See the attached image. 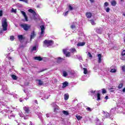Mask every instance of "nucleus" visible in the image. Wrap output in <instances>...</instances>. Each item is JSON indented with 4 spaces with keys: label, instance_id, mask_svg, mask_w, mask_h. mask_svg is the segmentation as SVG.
Wrapping results in <instances>:
<instances>
[{
    "label": "nucleus",
    "instance_id": "nucleus-1",
    "mask_svg": "<svg viewBox=\"0 0 125 125\" xmlns=\"http://www.w3.org/2000/svg\"><path fill=\"white\" fill-rule=\"evenodd\" d=\"M20 27L22 28L24 31H29L30 29L31 28V25L28 24H20Z\"/></svg>",
    "mask_w": 125,
    "mask_h": 125
},
{
    "label": "nucleus",
    "instance_id": "nucleus-2",
    "mask_svg": "<svg viewBox=\"0 0 125 125\" xmlns=\"http://www.w3.org/2000/svg\"><path fill=\"white\" fill-rule=\"evenodd\" d=\"M54 43V42L52 40H44L43 41V44L46 46H51Z\"/></svg>",
    "mask_w": 125,
    "mask_h": 125
},
{
    "label": "nucleus",
    "instance_id": "nucleus-3",
    "mask_svg": "<svg viewBox=\"0 0 125 125\" xmlns=\"http://www.w3.org/2000/svg\"><path fill=\"white\" fill-rule=\"evenodd\" d=\"M8 24H7V20L5 19L2 22V26L3 27V31H7V26Z\"/></svg>",
    "mask_w": 125,
    "mask_h": 125
},
{
    "label": "nucleus",
    "instance_id": "nucleus-4",
    "mask_svg": "<svg viewBox=\"0 0 125 125\" xmlns=\"http://www.w3.org/2000/svg\"><path fill=\"white\" fill-rule=\"evenodd\" d=\"M40 28L41 29V36H44V30H45V27H44V25H42L40 26Z\"/></svg>",
    "mask_w": 125,
    "mask_h": 125
},
{
    "label": "nucleus",
    "instance_id": "nucleus-5",
    "mask_svg": "<svg viewBox=\"0 0 125 125\" xmlns=\"http://www.w3.org/2000/svg\"><path fill=\"white\" fill-rule=\"evenodd\" d=\"M63 53L65 54L66 57H70V56H71V53H70V52L67 53V49H63Z\"/></svg>",
    "mask_w": 125,
    "mask_h": 125
},
{
    "label": "nucleus",
    "instance_id": "nucleus-6",
    "mask_svg": "<svg viewBox=\"0 0 125 125\" xmlns=\"http://www.w3.org/2000/svg\"><path fill=\"white\" fill-rule=\"evenodd\" d=\"M21 14H22L23 16H24L26 22H28L29 21V20H28V17L27 16V15L26 14V12H25L23 11H21Z\"/></svg>",
    "mask_w": 125,
    "mask_h": 125
},
{
    "label": "nucleus",
    "instance_id": "nucleus-7",
    "mask_svg": "<svg viewBox=\"0 0 125 125\" xmlns=\"http://www.w3.org/2000/svg\"><path fill=\"white\" fill-rule=\"evenodd\" d=\"M86 16L87 18H91V16H92V14L90 12H87L86 13Z\"/></svg>",
    "mask_w": 125,
    "mask_h": 125
},
{
    "label": "nucleus",
    "instance_id": "nucleus-8",
    "mask_svg": "<svg viewBox=\"0 0 125 125\" xmlns=\"http://www.w3.org/2000/svg\"><path fill=\"white\" fill-rule=\"evenodd\" d=\"M34 60H37L38 61H42V58L41 56H37L34 58Z\"/></svg>",
    "mask_w": 125,
    "mask_h": 125
},
{
    "label": "nucleus",
    "instance_id": "nucleus-9",
    "mask_svg": "<svg viewBox=\"0 0 125 125\" xmlns=\"http://www.w3.org/2000/svg\"><path fill=\"white\" fill-rule=\"evenodd\" d=\"M18 38L19 39V41H23V40L25 39V37H23V35H19L18 36Z\"/></svg>",
    "mask_w": 125,
    "mask_h": 125
},
{
    "label": "nucleus",
    "instance_id": "nucleus-10",
    "mask_svg": "<svg viewBox=\"0 0 125 125\" xmlns=\"http://www.w3.org/2000/svg\"><path fill=\"white\" fill-rule=\"evenodd\" d=\"M85 42H79L77 44V46H83L85 45Z\"/></svg>",
    "mask_w": 125,
    "mask_h": 125
},
{
    "label": "nucleus",
    "instance_id": "nucleus-11",
    "mask_svg": "<svg viewBox=\"0 0 125 125\" xmlns=\"http://www.w3.org/2000/svg\"><path fill=\"white\" fill-rule=\"evenodd\" d=\"M36 37V34L35 33V31H33L30 35V40L34 39Z\"/></svg>",
    "mask_w": 125,
    "mask_h": 125
},
{
    "label": "nucleus",
    "instance_id": "nucleus-12",
    "mask_svg": "<svg viewBox=\"0 0 125 125\" xmlns=\"http://www.w3.org/2000/svg\"><path fill=\"white\" fill-rule=\"evenodd\" d=\"M98 63H101L102 62V59H101L102 55L101 54H98Z\"/></svg>",
    "mask_w": 125,
    "mask_h": 125
},
{
    "label": "nucleus",
    "instance_id": "nucleus-13",
    "mask_svg": "<svg viewBox=\"0 0 125 125\" xmlns=\"http://www.w3.org/2000/svg\"><path fill=\"white\" fill-rule=\"evenodd\" d=\"M63 60H64V59L61 58V57H58L57 59V63H61Z\"/></svg>",
    "mask_w": 125,
    "mask_h": 125
},
{
    "label": "nucleus",
    "instance_id": "nucleus-14",
    "mask_svg": "<svg viewBox=\"0 0 125 125\" xmlns=\"http://www.w3.org/2000/svg\"><path fill=\"white\" fill-rule=\"evenodd\" d=\"M36 82H39L38 84L39 85H43V82L42 81V80H40V79H37Z\"/></svg>",
    "mask_w": 125,
    "mask_h": 125
},
{
    "label": "nucleus",
    "instance_id": "nucleus-15",
    "mask_svg": "<svg viewBox=\"0 0 125 125\" xmlns=\"http://www.w3.org/2000/svg\"><path fill=\"white\" fill-rule=\"evenodd\" d=\"M111 4L112 6H116L117 5V1L115 0H112L111 1Z\"/></svg>",
    "mask_w": 125,
    "mask_h": 125
},
{
    "label": "nucleus",
    "instance_id": "nucleus-16",
    "mask_svg": "<svg viewBox=\"0 0 125 125\" xmlns=\"http://www.w3.org/2000/svg\"><path fill=\"white\" fill-rule=\"evenodd\" d=\"M29 107H23V110H24L25 113H27V114H29V112H30V110H29Z\"/></svg>",
    "mask_w": 125,
    "mask_h": 125
},
{
    "label": "nucleus",
    "instance_id": "nucleus-17",
    "mask_svg": "<svg viewBox=\"0 0 125 125\" xmlns=\"http://www.w3.org/2000/svg\"><path fill=\"white\" fill-rule=\"evenodd\" d=\"M29 12H30V13H33V15H36V12H35V11L32 9H29L28 10Z\"/></svg>",
    "mask_w": 125,
    "mask_h": 125
},
{
    "label": "nucleus",
    "instance_id": "nucleus-18",
    "mask_svg": "<svg viewBox=\"0 0 125 125\" xmlns=\"http://www.w3.org/2000/svg\"><path fill=\"white\" fill-rule=\"evenodd\" d=\"M64 99L65 100V101H67V100L69 99V94H65L64 95Z\"/></svg>",
    "mask_w": 125,
    "mask_h": 125
},
{
    "label": "nucleus",
    "instance_id": "nucleus-19",
    "mask_svg": "<svg viewBox=\"0 0 125 125\" xmlns=\"http://www.w3.org/2000/svg\"><path fill=\"white\" fill-rule=\"evenodd\" d=\"M68 83L67 82H65L62 83V88L66 87V86H68Z\"/></svg>",
    "mask_w": 125,
    "mask_h": 125
},
{
    "label": "nucleus",
    "instance_id": "nucleus-20",
    "mask_svg": "<svg viewBox=\"0 0 125 125\" xmlns=\"http://www.w3.org/2000/svg\"><path fill=\"white\" fill-rule=\"evenodd\" d=\"M12 77V79H13V80H15V81H16V80H17V76H16V75L13 74L11 75Z\"/></svg>",
    "mask_w": 125,
    "mask_h": 125
},
{
    "label": "nucleus",
    "instance_id": "nucleus-21",
    "mask_svg": "<svg viewBox=\"0 0 125 125\" xmlns=\"http://www.w3.org/2000/svg\"><path fill=\"white\" fill-rule=\"evenodd\" d=\"M8 118H9V119H10V120H14V119H15V115H12L9 116Z\"/></svg>",
    "mask_w": 125,
    "mask_h": 125
},
{
    "label": "nucleus",
    "instance_id": "nucleus-22",
    "mask_svg": "<svg viewBox=\"0 0 125 125\" xmlns=\"http://www.w3.org/2000/svg\"><path fill=\"white\" fill-rule=\"evenodd\" d=\"M62 113L64 115H65V116H68V115H69V112L67 111H66V110H63L62 111Z\"/></svg>",
    "mask_w": 125,
    "mask_h": 125
},
{
    "label": "nucleus",
    "instance_id": "nucleus-23",
    "mask_svg": "<svg viewBox=\"0 0 125 125\" xmlns=\"http://www.w3.org/2000/svg\"><path fill=\"white\" fill-rule=\"evenodd\" d=\"M76 118H77L78 121H80L81 119H83V116H81L80 115H76Z\"/></svg>",
    "mask_w": 125,
    "mask_h": 125
},
{
    "label": "nucleus",
    "instance_id": "nucleus-24",
    "mask_svg": "<svg viewBox=\"0 0 125 125\" xmlns=\"http://www.w3.org/2000/svg\"><path fill=\"white\" fill-rule=\"evenodd\" d=\"M110 72V73H116L117 72V69L115 68L111 69Z\"/></svg>",
    "mask_w": 125,
    "mask_h": 125
},
{
    "label": "nucleus",
    "instance_id": "nucleus-25",
    "mask_svg": "<svg viewBox=\"0 0 125 125\" xmlns=\"http://www.w3.org/2000/svg\"><path fill=\"white\" fill-rule=\"evenodd\" d=\"M83 74H84L85 75H86V74H87V69H86V68H83Z\"/></svg>",
    "mask_w": 125,
    "mask_h": 125
},
{
    "label": "nucleus",
    "instance_id": "nucleus-26",
    "mask_svg": "<svg viewBox=\"0 0 125 125\" xmlns=\"http://www.w3.org/2000/svg\"><path fill=\"white\" fill-rule=\"evenodd\" d=\"M124 84L123 83H120L118 86V89H121L123 87Z\"/></svg>",
    "mask_w": 125,
    "mask_h": 125
},
{
    "label": "nucleus",
    "instance_id": "nucleus-27",
    "mask_svg": "<svg viewBox=\"0 0 125 125\" xmlns=\"http://www.w3.org/2000/svg\"><path fill=\"white\" fill-rule=\"evenodd\" d=\"M96 33L98 34H101L102 31L100 29H98L96 30Z\"/></svg>",
    "mask_w": 125,
    "mask_h": 125
},
{
    "label": "nucleus",
    "instance_id": "nucleus-28",
    "mask_svg": "<svg viewBox=\"0 0 125 125\" xmlns=\"http://www.w3.org/2000/svg\"><path fill=\"white\" fill-rule=\"evenodd\" d=\"M107 6H109V2H105L104 3V7H107Z\"/></svg>",
    "mask_w": 125,
    "mask_h": 125
},
{
    "label": "nucleus",
    "instance_id": "nucleus-29",
    "mask_svg": "<svg viewBox=\"0 0 125 125\" xmlns=\"http://www.w3.org/2000/svg\"><path fill=\"white\" fill-rule=\"evenodd\" d=\"M71 51L72 53H74V52H77V50H76L75 48H71Z\"/></svg>",
    "mask_w": 125,
    "mask_h": 125
},
{
    "label": "nucleus",
    "instance_id": "nucleus-30",
    "mask_svg": "<svg viewBox=\"0 0 125 125\" xmlns=\"http://www.w3.org/2000/svg\"><path fill=\"white\" fill-rule=\"evenodd\" d=\"M90 21L91 22V24L92 25H95L96 23H95V22L94 21V20H90Z\"/></svg>",
    "mask_w": 125,
    "mask_h": 125
},
{
    "label": "nucleus",
    "instance_id": "nucleus-31",
    "mask_svg": "<svg viewBox=\"0 0 125 125\" xmlns=\"http://www.w3.org/2000/svg\"><path fill=\"white\" fill-rule=\"evenodd\" d=\"M68 76V73L66 71H63V77H67Z\"/></svg>",
    "mask_w": 125,
    "mask_h": 125
},
{
    "label": "nucleus",
    "instance_id": "nucleus-32",
    "mask_svg": "<svg viewBox=\"0 0 125 125\" xmlns=\"http://www.w3.org/2000/svg\"><path fill=\"white\" fill-rule=\"evenodd\" d=\"M107 91H106V89H105L104 88L102 89V93L103 94H105V93H106Z\"/></svg>",
    "mask_w": 125,
    "mask_h": 125
},
{
    "label": "nucleus",
    "instance_id": "nucleus-33",
    "mask_svg": "<svg viewBox=\"0 0 125 125\" xmlns=\"http://www.w3.org/2000/svg\"><path fill=\"white\" fill-rule=\"evenodd\" d=\"M97 100H100V93H97Z\"/></svg>",
    "mask_w": 125,
    "mask_h": 125
},
{
    "label": "nucleus",
    "instance_id": "nucleus-34",
    "mask_svg": "<svg viewBox=\"0 0 125 125\" xmlns=\"http://www.w3.org/2000/svg\"><path fill=\"white\" fill-rule=\"evenodd\" d=\"M68 7H69V10H73V9H74V8H73V7H72V6L71 5V4H69V5H68Z\"/></svg>",
    "mask_w": 125,
    "mask_h": 125
},
{
    "label": "nucleus",
    "instance_id": "nucleus-35",
    "mask_svg": "<svg viewBox=\"0 0 125 125\" xmlns=\"http://www.w3.org/2000/svg\"><path fill=\"white\" fill-rule=\"evenodd\" d=\"M32 51H36V50H37V46H34L33 47L32 49Z\"/></svg>",
    "mask_w": 125,
    "mask_h": 125
},
{
    "label": "nucleus",
    "instance_id": "nucleus-36",
    "mask_svg": "<svg viewBox=\"0 0 125 125\" xmlns=\"http://www.w3.org/2000/svg\"><path fill=\"white\" fill-rule=\"evenodd\" d=\"M10 41H14V37L13 36H11L10 37Z\"/></svg>",
    "mask_w": 125,
    "mask_h": 125
},
{
    "label": "nucleus",
    "instance_id": "nucleus-37",
    "mask_svg": "<svg viewBox=\"0 0 125 125\" xmlns=\"http://www.w3.org/2000/svg\"><path fill=\"white\" fill-rule=\"evenodd\" d=\"M109 89L110 92H114V91H115V90H114V89H115V88H110Z\"/></svg>",
    "mask_w": 125,
    "mask_h": 125
},
{
    "label": "nucleus",
    "instance_id": "nucleus-38",
    "mask_svg": "<svg viewBox=\"0 0 125 125\" xmlns=\"http://www.w3.org/2000/svg\"><path fill=\"white\" fill-rule=\"evenodd\" d=\"M20 1H23V2H25V3H28V0H19Z\"/></svg>",
    "mask_w": 125,
    "mask_h": 125
},
{
    "label": "nucleus",
    "instance_id": "nucleus-39",
    "mask_svg": "<svg viewBox=\"0 0 125 125\" xmlns=\"http://www.w3.org/2000/svg\"><path fill=\"white\" fill-rule=\"evenodd\" d=\"M86 109L87 110V111H88L89 112H91L92 111L91 108L89 107H87Z\"/></svg>",
    "mask_w": 125,
    "mask_h": 125
},
{
    "label": "nucleus",
    "instance_id": "nucleus-40",
    "mask_svg": "<svg viewBox=\"0 0 125 125\" xmlns=\"http://www.w3.org/2000/svg\"><path fill=\"white\" fill-rule=\"evenodd\" d=\"M105 11L106 12H110V8L107 7L105 9Z\"/></svg>",
    "mask_w": 125,
    "mask_h": 125
},
{
    "label": "nucleus",
    "instance_id": "nucleus-41",
    "mask_svg": "<svg viewBox=\"0 0 125 125\" xmlns=\"http://www.w3.org/2000/svg\"><path fill=\"white\" fill-rule=\"evenodd\" d=\"M70 28H71V29H75V28H76V25H71V26H70Z\"/></svg>",
    "mask_w": 125,
    "mask_h": 125
},
{
    "label": "nucleus",
    "instance_id": "nucleus-42",
    "mask_svg": "<svg viewBox=\"0 0 125 125\" xmlns=\"http://www.w3.org/2000/svg\"><path fill=\"white\" fill-rule=\"evenodd\" d=\"M122 56H125V50H124L122 53Z\"/></svg>",
    "mask_w": 125,
    "mask_h": 125
},
{
    "label": "nucleus",
    "instance_id": "nucleus-43",
    "mask_svg": "<svg viewBox=\"0 0 125 125\" xmlns=\"http://www.w3.org/2000/svg\"><path fill=\"white\" fill-rule=\"evenodd\" d=\"M122 70L123 71V72H125V65H123L122 67Z\"/></svg>",
    "mask_w": 125,
    "mask_h": 125
},
{
    "label": "nucleus",
    "instance_id": "nucleus-44",
    "mask_svg": "<svg viewBox=\"0 0 125 125\" xmlns=\"http://www.w3.org/2000/svg\"><path fill=\"white\" fill-rule=\"evenodd\" d=\"M12 12H14V13H16V9H14V8H12Z\"/></svg>",
    "mask_w": 125,
    "mask_h": 125
},
{
    "label": "nucleus",
    "instance_id": "nucleus-45",
    "mask_svg": "<svg viewBox=\"0 0 125 125\" xmlns=\"http://www.w3.org/2000/svg\"><path fill=\"white\" fill-rule=\"evenodd\" d=\"M88 55L89 57H91V58H92V55H91V53H90V52L88 53Z\"/></svg>",
    "mask_w": 125,
    "mask_h": 125
},
{
    "label": "nucleus",
    "instance_id": "nucleus-46",
    "mask_svg": "<svg viewBox=\"0 0 125 125\" xmlns=\"http://www.w3.org/2000/svg\"><path fill=\"white\" fill-rule=\"evenodd\" d=\"M68 13H69V11L65 12L64 16H67V15H68Z\"/></svg>",
    "mask_w": 125,
    "mask_h": 125
},
{
    "label": "nucleus",
    "instance_id": "nucleus-47",
    "mask_svg": "<svg viewBox=\"0 0 125 125\" xmlns=\"http://www.w3.org/2000/svg\"><path fill=\"white\" fill-rule=\"evenodd\" d=\"M2 16V10L0 11V17H1Z\"/></svg>",
    "mask_w": 125,
    "mask_h": 125
},
{
    "label": "nucleus",
    "instance_id": "nucleus-48",
    "mask_svg": "<svg viewBox=\"0 0 125 125\" xmlns=\"http://www.w3.org/2000/svg\"><path fill=\"white\" fill-rule=\"evenodd\" d=\"M54 82L55 83H57L58 81H57V79H55L54 80Z\"/></svg>",
    "mask_w": 125,
    "mask_h": 125
},
{
    "label": "nucleus",
    "instance_id": "nucleus-49",
    "mask_svg": "<svg viewBox=\"0 0 125 125\" xmlns=\"http://www.w3.org/2000/svg\"><path fill=\"white\" fill-rule=\"evenodd\" d=\"M24 120H28V119H29V117H28V116H25L23 118Z\"/></svg>",
    "mask_w": 125,
    "mask_h": 125
},
{
    "label": "nucleus",
    "instance_id": "nucleus-50",
    "mask_svg": "<svg viewBox=\"0 0 125 125\" xmlns=\"http://www.w3.org/2000/svg\"><path fill=\"white\" fill-rule=\"evenodd\" d=\"M3 34V31L2 30H0V35H2Z\"/></svg>",
    "mask_w": 125,
    "mask_h": 125
},
{
    "label": "nucleus",
    "instance_id": "nucleus-51",
    "mask_svg": "<svg viewBox=\"0 0 125 125\" xmlns=\"http://www.w3.org/2000/svg\"><path fill=\"white\" fill-rule=\"evenodd\" d=\"M7 58L8 60H11L12 59V58L11 57H8Z\"/></svg>",
    "mask_w": 125,
    "mask_h": 125
},
{
    "label": "nucleus",
    "instance_id": "nucleus-52",
    "mask_svg": "<svg viewBox=\"0 0 125 125\" xmlns=\"http://www.w3.org/2000/svg\"><path fill=\"white\" fill-rule=\"evenodd\" d=\"M105 99H106V100H107V99H109V97H108V96H106L105 97Z\"/></svg>",
    "mask_w": 125,
    "mask_h": 125
},
{
    "label": "nucleus",
    "instance_id": "nucleus-53",
    "mask_svg": "<svg viewBox=\"0 0 125 125\" xmlns=\"http://www.w3.org/2000/svg\"><path fill=\"white\" fill-rule=\"evenodd\" d=\"M90 92H91V93H93V94H94V93H95V91L91 90V91H90Z\"/></svg>",
    "mask_w": 125,
    "mask_h": 125
},
{
    "label": "nucleus",
    "instance_id": "nucleus-54",
    "mask_svg": "<svg viewBox=\"0 0 125 125\" xmlns=\"http://www.w3.org/2000/svg\"><path fill=\"white\" fill-rule=\"evenodd\" d=\"M90 2H91V3H93V2H94V0H89Z\"/></svg>",
    "mask_w": 125,
    "mask_h": 125
},
{
    "label": "nucleus",
    "instance_id": "nucleus-55",
    "mask_svg": "<svg viewBox=\"0 0 125 125\" xmlns=\"http://www.w3.org/2000/svg\"><path fill=\"white\" fill-rule=\"evenodd\" d=\"M35 103H36V104H39V103H38V100H37L35 101Z\"/></svg>",
    "mask_w": 125,
    "mask_h": 125
},
{
    "label": "nucleus",
    "instance_id": "nucleus-56",
    "mask_svg": "<svg viewBox=\"0 0 125 125\" xmlns=\"http://www.w3.org/2000/svg\"><path fill=\"white\" fill-rule=\"evenodd\" d=\"M57 110H58V108H54V112H56Z\"/></svg>",
    "mask_w": 125,
    "mask_h": 125
},
{
    "label": "nucleus",
    "instance_id": "nucleus-57",
    "mask_svg": "<svg viewBox=\"0 0 125 125\" xmlns=\"http://www.w3.org/2000/svg\"><path fill=\"white\" fill-rule=\"evenodd\" d=\"M122 91L123 92H125V87L124 88H123V89L122 90Z\"/></svg>",
    "mask_w": 125,
    "mask_h": 125
},
{
    "label": "nucleus",
    "instance_id": "nucleus-58",
    "mask_svg": "<svg viewBox=\"0 0 125 125\" xmlns=\"http://www.w3.org/2000/svg\"><path fill=\"white\" fill-rule=\"evenodd\" d=\"M123 15L124 16H125V12H124V13L123 14Z\"/></svg>",
    "mask_w": 125,
    "mask_h": 125
},
{
    "label": "nucleus",
    "instance_id": "nucleus-59",
    "mask_svg": "<svg viewBox=\"0 0 125 125\" xmlns=\"http://www.w3.org/2000/svg\"><path fill=\"white\" fill-rule=\"evenodd\" d=\"M22 100H21V99H20V102H22Z\"/></svg>",
    "mask_w": 125,
    "mask_h": 125
},
{
    "label": "nucleus",
    "instance_id": "nucleus-60",
    "mask_svg": "<svg viewBox=\"0 0 125 125\" xmlns=\"http://www.w3.org/2000/svg\"><path fill=\"white\" fill-rule=\"evenodd\" d=\"M121 1H124V0H120Z\"/></svg>",
    "mask_w": 125,
    "mask_h": 125
},
{
    "label": "nucleus",
    "instance_id": "nucleus-61",
    "mask_svg": "<svg viewBox=\"0 0 125 125\" xmlns=\"http://www.w3.org/2000/svg\"><path fill=\"white\" fill-rule=\"evenodd\" d=\"M44 70H42V72Z\"/></svg>",
    "mask_w": 125,
    "mask_h": 125
}]
</instances>
